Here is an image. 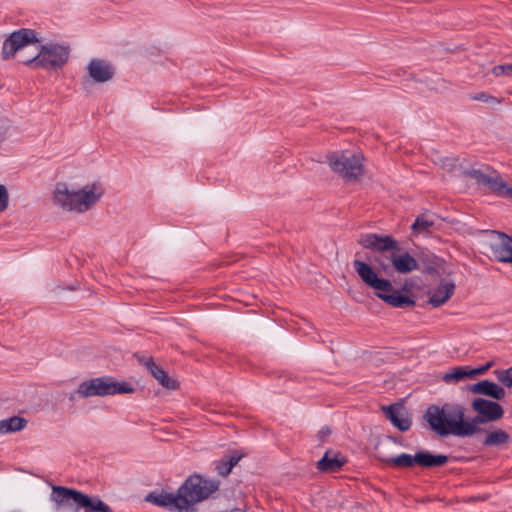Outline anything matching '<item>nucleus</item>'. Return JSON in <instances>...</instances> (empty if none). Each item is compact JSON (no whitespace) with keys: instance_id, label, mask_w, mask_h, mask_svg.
<instances>
[{"instance_id":"nucleus-1","label":"nucleus","mask_w":512,"mask_h":512,"mask_svg":"<svg viewBox=\"0 0 512 512\" xmlns=\"http://www.w3.org/2000/svg\"><path fill=\"white\" fill-rule=\"evenodd\" d=\"M31 45L36 46V53L32 57L21 59V62L33 69H58L68 61L70 50L67 46L54 43L41 45L35 31L26 28L11 33L4 41L2 58H13L17 52Z\"/></svg>"},{"instance_id":"nucleus-2","label":"nucleus","mask_w":512,"mask_h":512,"mask_svg":"<svg viewBox=\"0 0 512 512\" xmlns=\"http://www.w3.org/2000/svg\"><path fill=\"white\" fill-rule=\"evenodd\" d=\"M358 243L380 255L374 259L378 269L388 273L391 269L400 274H408L420 269V262L424 261L422 257L418 259L404 251L397 240L389 235H379L375 233L362 234Z\"/></svg>"},{"instance_id":"nucleus-3","label":"nucleus","mask_w":512,"mask_h":512,"mask_svg":"<svg viewBox=\"0 0 512 512\" xmlns=\"http://www.w3.org/2000/svg\"><path fill=\"white\" fill-rule=\"evenodd\" d=\"M465 412V407L459 403L430 405L424 418L430 428L440 436L451 434L457 437H470L475 434V428L465 418Z\"/></svg>"},{"instance_id":"nucleus-4","label":"nucleus","mask_w":512,"mask_h":512,"mask_svg":"<svg viewBox=\"0 0 512 512\" xmlns=\"http://www.w3.org/2000/svg\"><path fill=\"white\" fill-rule=\"evenodd\" d=\"M353 267L363 283L374 290V294L385 303L396 308L415 306V300L407 295L400 294L394 289L389 279L379 277L377 270L370 264L355 259Z\"/></svg>"},{"instance_id":"nucleus-5","label":"nucleus","mask_w":512,"mask_h":512,"mask_svg":"<svg viewBox=\"0 0 512 512\" xmlns=\"http://www.w3.org/2000/svg\"><path fill=\"white\" fill-rule=\"evenodd\" d=\"M99 183L87 184L79 190H72L66 183H57L53 191V204L65 211L84 213L103 196Z\"/></svg>"},{"instance_id":"nucleus-6","label":"nucleus","mask_w":512,"mask_h":512,"mask_svg":"<svg viewBox=\"0 0 512 512\" xmlns=\"http://www.w3.org/2000/svg\"><path fill=\"white\" fill-rule=\"evenodd\" d=\"M51 501L57 509L69 508L72 512H112L97 496H89L73 488L52 486Z\"/></svg>"},{"instance_id":"nucleus-7","label":"nucleus","mask_w":512,"mask_h":512,"mask_svg":"<svg viewBox=\"0 0 512 512\" xmlns=\"http://www.w3.org/2000/svg\"><path fill=\"white\" fill-rule=\"evenodd\" d=\"M219 481L194 474L179 487L181 512H194L195 505L219 489Z\"/></svg>"},{"instance_id":"nucleus-8","label":"nucleus","mask_w":512,"mask_h":512,"mask_svg":"<svg viewBox=\"0 0 512 512\" xmlns=\"http://www.w3.org/2000/svg\"><path fill=\"white\" fill-rule=\"evenodd\" d=\"M133 392L134 388L129 383L115 381L112 377L93 378L82 382L77 388V394L82 398L130 394Z\"/></svg>"},{"instance_id":"nucleus-9","label":"nucleus","mask_w":512,"mask_h":512,"mask_svg":"<svg viewBox=\"0 0 512 512\" xmlns=\"http://www.w3.org/2000/svg\"><path fill=\"white\" fill-rule=\"evenodd\" d=\"M377 457L384 464L394 468H410L414 465L420 467H437L447 463L446 455H432L426 451L417 452L415 455L402 453L397 456L389 457L378 451Z\"/></svg>"},{"instance_id":"nucleus-10","label":"nucleus","mask_w":512,"mask_h":512,"mask_svg":"<svg viewBox=\"0 0 512 512\" xmlns=\"http://www.w3.org/2000/svg\"><path fill=\"white\" fill-rule=\"evenodd\" d=\"M332 171L345 180H356L364 172L363 157L351 151L334 152L328 156Z\"/></svg>"},{"instance_id":"nucleus-11","label":"nucleus","mask_w":512,"mask_h":512,"mask_svg":"<svg viewBox=\"0 0 512 512\" xmlns=\"http://www.w3.org/2000/svg\"><path fill=\"white\" fill-rule=\"evenodd\" d=\"M483 253L490 259L512 266V237L503 232L490 231L481 243Z\"/></svg>"},{"instance_id":"nucleus-12","label":"nucleus","mask_w":512,"mask_h":512,"mask_svg":"<svg viewBox=\"0 0 512 512\" xmlns=\"http://www.w3.org/2000/svg\"><path fill=\"white\" fill-rule=\"evenodd\" d=\"M471 407L477 413V416L469 420L470 424L475 428V434L481 431L479 424L497 421L504 414L500 404L484 398H475L472 401Z\"/></svg>"},{"instance_id":"nucleus-13","label":"nucleus","mask_w":512,"mask_h":512,"mask_svg":"<svg viewBox=\"0 0 512 512\" xmlns=\"http://www.w3.org/2000/svg\"><path fill=\"white\" fill-rule=\"evenodd\" d=\"M467 175L475 180L478 185L487 187L490 192L497 196L512 200V186L507 184L500 176L488 175L480 170H470Z\"/></svg>"},{"instance_id":"nucleus-14","label":"nucleus","mask_w":512,"mask_h":512,"mask_svg":"<svg viewBox=\"0 0 512 512\" xmlns=\"http://www.w3.org/2000/svg\"><path fill=\"white\" fill-rule=\"evenodd\" d=\"M382 411L385 417L400 431L410 429L412 421L407 410L401 404L383 406Z\"/></svg>"},{"instance_id":"nucleus-15","label":"nucleus","mask_w":512,"mask_h":512,"mask_svg":"<svg viewBox=\"0 0 512 512\" xmlns=\"http://www.w3.org/2000/svg\"><path fill=\"white\" fill-rule=\"evenodd\" d=\"M89 78L96 83H104L111 80L114 76L113 66L106 60L94 58L87 65Z\"/></svg>"},{"instance_id":"nucleus-16","label":"nucleus","mask_w":512,"mask_h":512,"mask_svg":"<svg viewBox=\"0 0 512 512\" xmlns=\"http://www.w3.org/2000/svg\"><path fill=\"white\" fill-rule=\"evenodd\" d=\"M179 499V489L175 494L165 491H153L146 496V501L153 503L154 505L181 512V503Z\"/></svg>"},{"instance_id":"nucleus-17","label":"nucleus","mask_w":512,"mask_h":512,"mask_svg":"<svg viewBox=\"0 0 512 512\" xmlns=\"http://www.w3.org/2000/svg\"><path fill=\"white\" fill-rule=\"evenodd\" d=\"M455 284L452 281L441 280L439 285L431 289L428 292L429 300L428 303L434 307H440L444 305L454 294Z\"/></svg>"},{"instance_id":"nucleus-18","label":"nucleus","mask_w":512,"mask_h":512,"mask_svg":"<svg viewBox=\"0 0 512 512\" xmlns=\"http://www.w3.org/2000/svg\"><path fill=\"white\" fill-rule=\"evenodd\" d=\"M346 463L347 459L340 452L328 450L317 462V469L324 473L338 472Z\"/></svg>"},{"instance_id":"nucleus-19","label":"nucleus","mask_w":512,"mask_h":512,"mask_svg":"<svg viewBox=\"0 0 512 512\" xmlns=\"http://www.w3.org/2000/svg\"><path fill=\"white\" fill-rule=\"evenodd\" d=\"M470 391L475 394H482L497 400L503 399L506 394L502 387L489 380H482L473 384L470 387Z\"/></svg>"},{"instance_id":"nucleus-20","label":"nucleus","mask_w":512,"mask_h":512,"mask_svg":"<svg viewBox=\"0 0 512 512\" xmlns=\"http://www.w3.org/2000/svg\"><path fill=\"white\" fill-rule=\"evenodd\" d=\"M145 365L153 377L165 388L176 389L178 388V382L171 378L166 371L157 366L152 359H148Z\"/></svg>"},{"instance_id":"nucleus-21","label":"nucleus","mask_w":512,"mask_h":512,"mask_svg":"<svg viewBox=\"0 0 512 512\" xmlns=\"http://www.w3.org/2000/svg\"><path fill=\"white\" fill-rule=\"evenodd\" d=\"M243 456L244 454L239 453L238 451H233L224 455L220 460L214 462L216 472L220 476H227Z\"/></svg>"},{"instance_id":"nucleus-22","label":"nucleus","mask_w":512,"mask_h":512,"mask_svg":"<svg viewBox=\"0 0 512 512\" xmlns=\"http://www.w3.org/2000/svg\"><path fill=\"white\" fill-rule=\"evenodd\" d=\"M27 423V420L20 416L3 419L0 421V435L19 432L27 426Z\"/></svg>"},{"instance_id":"nucleus-23","label":"nucleus","mask_w":512,"mask_h":512,"mask_svg":"<svg viewBox=\"0 0 512 512\" xmlns=\"http://www.w3.org/2000/svg\"><path fill=\"white\" fill-rule=\"evenodd\" d=\"M510 439V435L506 431L495 429L486 434L483 445L487 447L501 446L509 443Z\"/></svg>"},{"instance_id":"nucleus-24","label":"nucleus","mask_w":512,"mask_h":512,"mask_svg":"<svg viewBox=\"0 0 512 512\" xmlns=\"http://www.w3.org/2000/svg\"><path fill=\"white\" fill-rule=\"evenodd\" d=\"M467 378H472L470 368L468 366H459L455 367L450 372L445 373L442 380L447 384H451L460 382Z\"/></svg>"},{"instance_id":"nucleus-25","label":"nucleus","mask_w":512,"mask_h":512,"mask_svg":"<svg viewBox=\"0 0 512 512\" xmlns=\"http://www.w3.org/2000/svg\"><path fill=\"white\" fill-rule=\"evenodd\" d=\"M434 225V220L431 215L418 216L412 224V230L415 234H420L429 230Z\"/></svg>"},{"instance_id":"nucleus-26","label":"nucleus","mask_w":512,"mask_h":512,"mask_svg":"<svg viewBox=\"0 0 512 512\" xmlns=\"http://www.w3.org/2000/svg\"><path fill=\"white\" fill-rule=\"evenodd\" d=\"M494 374L503 386L508 388L512 386V366L508 369L495 370Z\"/></svg>"},{"instance_id":"nucleus-27","label":"nucleus","mask_w":512,"mask_h":512,"mask_svg":"<svg viewBox=\"0 0 512 512\" xmlns=\"http://www.w3.org/2000/svg\"><path fill=\"white\" fill-rule=\"evenodd\" d=\"M470 98L474 101H481L491 105H498L501 103L500 99L485 92L473 94L470 96Z\"/></svg>"},{"instance_id":"nucleus-28","label":"nucleus","mask_w":512,"mask_h":512,"mask_svg":"<svg viewBox=\"0 0 512 512\" xmlns=\"http://www.w3.org/2000/svg\"><path fill=\"white\" fill-rule=\"evenodd\" d=\"M9 205V193L7 188L0 184V213L4 212Z\"/></svg>"},{"instance_id":"nucleus-29","label":"nucleus","mask_w":512,"mask_h":512,"mask_svg":"<svg viewBox=\"0 0 512 512\" xmlns=\"http://www.w3.org/2000/svg\"><path fill=\"white\" fill-rule=\"evenodd\" d=\"M492 73L496 77L503 76V75H511L512 74V64L496 65L492 68Z\"/></svg>"},{"instance_id":"nucleus-30","label":"nucleus","mask_w":512,"mask_h":512,"mask_svg":"<svg viewBox=\"0 0 512 512\" xmlns=\"http://www.w3.org/2000/svg\"><path fill=\"white\" fill-rule=\"evenodd\" d=\"M494 365L493 361L487 362L484 366L479 368L472 369L470 368L471 377L473 378L476 375L484 374L488 369H490Z\"/></svg>"},{"instance_id":"nucleus-31","label":"nucleus","mask_w":512,"mask_h":512,"mask_svg":"<svg viewBox=\"0 0 512 512\" xmlns=\"http://www.w3.org/2000/svg\"><path fill=\"white\" fill-rule=\"evenodd\" d=\"M230 512H245V511L242 509H239V508H235V509H232Z\"/></svg>"},{"instance_id":"nucleus-32","label":"nucleus","mask_w":512,"mask_h":512,"mask_svg":"<svg viewBox=\"0 0 512 512\" xmlns=\"http://www.w3.org/2000/svg\"><path fill=\"white\" fill-rule=\"evenodd\" d=\"M86 82H88V79L87 78H84L83 79V83L86 84Z\"/></svg>"}]
</instances>
